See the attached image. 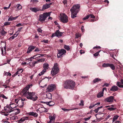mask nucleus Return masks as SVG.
I'll return each mask as SVG.
<instances>
[{
    "mask_svg": "<svg viewBox=\"0 0 123 123\" xmlns=\"http://www.w3.org/2000/svg\"><path fill=\"white\" fill-rule=\"evenodd\" d=\"M109 85H110L109 84L106 83H105L104 85L103 86V87H104V86H106V87H107V86H108Z\"/></svg>",
    "mask_w": 123,
    "mask_h": 123,
    "instance_id": "56",
    "label": "nucleus"
},
{
    "mask_svg": "<svg viewBox=\"0 0 123 123\" xmlns=\"http://www.w3.org/2000/svg\"><path fill=\"white\" fill-rule=\"evenodd\" d=\"M104 92L102 91L99 92L97 95V97L99 98L103 96V95Z\"/></svg>",
    "mask_w": 123,
    "mask_h": 123,
    "instance_id": "22",
    "label": "nucleus"
},
{
    "mask_svg": "<svg viewBox=\"0 0 123 123\" xmlns=\"http://www.w3.org/2000/svg\"><path fill=\"white\" fill-rule=\"evenodd\" d=\"M101 47H100V46H96L94 47L93 48V49H101Z\"/></svg>",
    "mask_w": 123,
    "mask_h": 123,
    "instance_id": "53",
    "label": "nucleus"
},
{
    "mask_svg": "<svg viewBox=\"0 0 123 123\" xmlns=\"http://www.w3.org/2000/svg\"><path fill=\"white\" fill-rule=\"evenodd\" d=\"M42 42H44L45 43H48V40H43V41H41Z\"/></svg>",
    "mask_w": 123,
    "mask_h": 123,
    "instance_id": "49",
    "label": "nucleus"
},
{
    "mask_svg": "<svg viewBox=\"0 0 123 123\" xmlns=\"http://www.w3.org/2000/svg\"><path fill=\"white\" fill-rule=\"evenodd\" d=\"M61 20L63 23H67L68 21V17L66 15L64 14L61 16Z\"/></svg>",
    "mask_w": 123,
    "mask_h": 123,
    "instance_id": "5",
    "label": "nucleus"
},
{
    "mask_svg": "<svg viewBox=\"0 0 123 123\" xmlns=\"http://www.w3.org/2000/svg\"><path fill=\"white\" fill-rule=\"evenodd\" d=\"M99 110L98 108H97V109H95L94 111L96 113H97L98 112Z\"/></svg>",
    "mask_w": 123,
    "mask_h": 123,
    "instance_id": "64",
    "label": "nucleus"
},
{
    "mask_svg": "<svg viewBox=\"0 0 123 123\" xmlns=\"http://www.w3.org/2000/svg\"><path fill=\"white\" fill-rule=\"evenodd\" d=\"M59 71L58 64L57 63H55L51 71V74L53 76L54 75L58 73Z\"/></svg>",
    "mask_w": 123,
    "mask_h": 123,
    "instance_id": "4",
    "label": "nucleus"
},
{
    "mask_svg": "<svg viewBox=\"0 0 123 123\" xmlns=\"http://www.w3.org/2000/svg\"><path fill=\"white\" fill-rule=\"evenodd\" d=\"M63 32H60L59 30L56 31L55 32V34L56 35V36L59 37L62 36Z\"/></svg>",
    "mask_w": 123,
    "mask_h": 123,
    "instance_id": "16",
    "label": "nucleus"
},
{
    "mask_svg": "<svg viewBox=\"0 0 123 123\" xmlns=\"http://www.w3.org/2000/svg\"><path fill=\"white\" fill-rule=\"evenodd\" d=\"M22 6L20 4H18L17 8L18 10L22 8Z\"/></svg>",
    "mask_w": 123,
    "mask_h": 123,
    "instance_id": "43",
    "label": "nucleus"
},
{
    "mask_svg": "<svg viewBox=\"0 0 123 123\" xmlns=\"http://www.w3.org/2000/svg\"><path fill=\"white\" fill-rule=\"evenodd\" d=\"M36 49H35V50L34 51H35V52H38L39 51H40V50H39V49L38 48H37L36 47Z\"/></svg>",
    "mask_w": 123,
    "mask_h": 123,
    "instance_id": "52",
    "label": "nucleus"
},
{
    "mask_svg": "<svg viewBox=\"0 0 123 123\" xmlns=\"http://www.w3.org/2000/svg\"><path fill=\"white\" fill-rule=\"evenodd\" d=\"M84 101L83 100L81 101L80 103L79 104V105L81 106H83L84 105L83 104Z\"/></svg>",
    "mask_w": 123,
    "mask_h": 123,
    "instance_id": "51",
    "label": "nucleus"
},
{
    "mask_svg": "<svg viewBox=\"0 0 123 123\" xmlns=\"http://www.w3.org/2000/svg\"><path fill=\"white\" fill-rule=\"evenodd\" d=\"M22 26V25L21 24L19 23L16 25V26L17 27H18Z\"/></svg>",
    "mask_w": 123,
    "mask_h": 123,
    "instance_id": "61",
    "label": "nucleus"
},
{
    "mask_svg": "<svg viewBox=\"0 0 123 123\" xmlns=\"http://www.w3.org/2000/svg\"><path fill=\"white\" fill-rule=\"evenodd\" d=\"M32 11L34 12H37L39 11V10L36 8H33L31 9Z\"/></svg>",
    "mask_w": 123,
    "mask_h": 123,
    "instance_id": "35",
    "label": "nucleus"
},
{
    "mask_svg": "<svg viewBox=\"0 0 123 123\" xmlns=\"http://www.w3.org/2000/svg\"><path fill=\"white\" fill-rule=\"evenodd\" d=\"M37 62L36 61H33L28 63L29 65L32 68L33 67L35 66L36 64L37 63Z\"/></svg>",
    "mask_w": 123,
    "mask_h": 123,
    "instance_id": "13",
    "label": "nucleus"
},
{
    "mask_svg": "<svg viewBox=\"0 0 123 123\" xmlns=\"http://www.w3.org/2000/svg\"><path fill=\"white\" fill-rule=\"evenodd\" d=\"M119 117V116L117 115L115 116L113 119L112 122L113 123L114 122L116 121Z\"/></svg>",
    "mask_w": 123,
    "mask_h": 123,
    "instance_id": "29",
    "label": "nucleus"
},
{
    "mask_svg": "<svg viewBox=\"0 0 123 123\" xmlns=\"http://www.w3.org/2000/svg\"><path fill=\"white\" fill-rule=\"evenodd\" d=\"M89 17H90V18H95V16L93 14H89Z\"/></svg>",
    "mask_w": 123,
    "mask_h": 123,
    "instance_id": "47",
    "label": "nucleus"
},
{
    "mask_svg": "<svg viewBox=\"0 0 123 123\" xmlns=\"http://www.w3.org/2000/svg\"><path fill=\"white\" fill-rule=\"evenodd\" d=\"M63 86L65 89H73L75 85V83L70 80H66L63 82Z\"/></svg>",
    "mask_w": 123,
    "mask_h": 123,
    "instance_id": "2",
    "label": "nucleus"
},
{
    "mask_svg": "<svg viewBox=\"0 0 123 123\" xmlns=\"http://www.w3.org/2000/svg\"><path fill=\"white\" fill-rule=\"evenodd\" d=\"M46 18L45 15H43V13L42 14H40L39 16V21L41 22L45 20Z\"/></svg>",
    "mask_w": 123,
    "mask_h": 123,
    "instance_id": "15",
    "label": "nucleus"
},
{
    "mask_svg": "<svg viewBox=\"0 0 123 123\" xmlns=\"http://www.w3.org/2000/svg\"><path fill=\"white\" fill-rule=\"evenodd\" d=\"M95 105H91V106H90L89 107V108L90 109H91L94 107V106H95Z\"/></svg>",
    "mask_w": 123,
    "mask_h": 123,
    "instance_id": "63",
    "label": "nucleus"
},
{
    "mask_svg": "<svg viewBox=\"0 0 123 123\" xmlns=\"http://www.w3.org/2000/svg\"><path fill=\"white\" fill-rule=\"evenodd\" d=\"M13 111L15 112V113L16 114H18L20 112V110L19 109H13Z\"/></svg>",
    "mask_w": 123,
    "mask_h": 123,
    "instance_id": "25",
    "label": "nucleus"
},
{
    "mask_svg": "<svg viewBox=\"0 0 123 123\" xmlns=\"http://www.w3.org/2000/svg\"><path fill=\"white\" fill-rule=\"evenodd\" d=\"M23 69L21 68L19 69L18 70V72L19 74H20L23 72Z\"/></svg>",
    "mask_w": 123,
    "mask_h": 123,
    "instance_id": "54",
    "label": "nucleus"
},
{
    "mask_svg": "<svg viewBox=\"0 0 123 123\" xmlns=\"http://www.w3.org/2000/svg\"><path fill=\"white\" fill-rule=\"evenodd\" d=\"M118 89V88L116 86H113L110 89L111 91L115 92L117 91Z\"/></svg>",
    "mask_w": 123,
    "mask_h": 123,
    "instance_id": "17",
    "label": "nucleus"
},
{
    "mask_svg": "<svg viewBox=\"0 0 123 123\" xmlns=\"http://www.w3.org/2000/svg\"><path fill=\"white\" fill-rule=\"evenodd\" d=\"M67 0H64L63 1V3L65 5L66 4H67Z\"/></svg>",
    "mask_w": 123,
    "mask_h": 123,
    "instance_id": "60",
    "label": "nucleus"
},
{
    "mask_svg": "<svg viewBox=\"0 0 123 123\" xmlns=\"http://www.w3.org/2000/svg\"><path fill=\"white\" fill-rule=\"evenodd\" d=\"M63 47L65 49H66L67 50H69L70 49L69 46L66 45H64Z\"/></svg>",
    "mask_w": 123,
    "mask_h": 123,
    "instance_id": "31",
    "label": "nucleus"
},
{
    "mask_svg": "<svg viewBox=\"0 0 123 123\" xmlns=\"http://www.w3.org/2000/svg\"><path fill=\"white\" fill-rule=\"evenodd\" d=\"M25 100V99H21V100H20V102H21V104L20 105V107H22L24 105V101Z\"/></svg>",
    "mask_w": 123,
    "mask_h": 123,
    "instance_id": "33",
    "label": "nucleus"
},
{
    "mask_svg": "<svg viewBox=\"0 0 123 123\" xmlns=\"http://www.w3.org/2000/svg\"><path fill=\"white\" fill-rule=\"evenodd\" d=\"M4 109L7 113H9L13 111V109H11L9 105L4 107Z\"/></svg>",
    "mask_w": 123,
    "mask_h": 123,
    "instance_id": "11",
    "label": "nucleus"
},
{
    "mask_svg": "<svg viewBox=\"0 0 123 123\" xmlns=\"http://www.w3.org/2000/svg\"><path fill=\"white\" fill-rule=\"evenodd\" d=\"M43 54H39L37 55H34L33 57H31L33 59H35L36 60H38L40 58L41 56H43Z\"/></svg>",
    "mask_w": 123,
    "mask_h": 123,
    "instance_id": "14",
    "label": "nucleus"
},
{
    "mask_svg": "<svg viewBox=\"0 0 123 123\" xmlns=\"http://www.w3.org/2000/svg\"><path fill=\"white\" fill-rule=\"evenodd\" d=\"M18 106L17 105L15 104H10V107L11 109H15V108L16 107Z\"/></svg>",
    "mask_w": 123,
    "mask_h": 123,
    "instance_id": "21",
    "label": "nucleus"
},
{
    "mask_svg": "<svg viewBox=\"0 0 123 123\" xmlns=\"http://www.w3.org/2000/svg\"><path fill=\"white\" fill-rule=\"evenodd\" d=\"M101 79L99 78H95L93 80V82L94 83H96L97 82L101 81Z\"/></svg>",
    "mask_w": 123,
    "mask_h": 123,
    "instance_id": "28",
    "label": "nucleus"
},
{
    "mask_svg": "<svg viewBox=\"0 0 123 123\" xmlns=\"http://www.w3.org/2000/svg\"><path fill=\"white\" fill-rule=\"evenodd\" d=\"M101 50H100L99 51H98L97 52L95 53H94L93 54L94 56H95V57L97 56H98V55H99V53L100 52V51Z\"/></svg>",
    "mask_w": 123,
    "mask_h": 123,
    "instance_id": "40",
    "label": "nucleus"
},
{
    "mask_svg": "<svg viewBox=\"0 0 123 123\" xmlns=\"http://www.w3.org/2000/svg\"><path fill=\"white\" fill-rule=\"evenodd\" d=\"M55 115L53 116H49V119L50 121H49V123H59L55 122Z\"/></svg>",
    "mask_w": 123,
    "mask_h": 123,
    "instance_id": "8",
    "label": "nucleus"
},
{
    "mask_svg": "<svg viewBox=\"0 0 123 123\" xmlns=\"http://www.w3.org/2000/svg\"><path fill=\"white\" fill-rule=\"evenodd\" d=\"M116 109V108H113L112 107L109 108H107V109L110 111L114 110Z\"/></svg>",
    "mask_w": 123,
    "mask_h": 123,
    "instance_id": "39",
    "label": "nucleus"
},
{
    "mask_svg": "<svg viewBox=\"0 0 123 123\" xmlns=\"http://www.w3.org/2000/svg\"><path fill=\"white\" fill-rule=\"evenodd\" d=\"M121 82L122 84H123V79L121 80ZM116 85L120 88L123 87V85H121L120 82H117V83Z\"/></svg>",
    "mask_w": 123,
    "mask_h": 123,
    "instance_id": "18",
    "label": "nucleus"
},
{
    "mask_svg": "<svg viewBox=\"0 0 123 123\" xmlns=\"http://www.w3.org/2000/svg\"><path fill=\"white\" fill-rule=\"evenodd\" d=\"M20 100H19L18 99H15V101L16 104L18 103V102H20Z\"/></svg>",
    "mask_w": 123,
    "mask_h": 123,
    "instance_id": "44",
    "label": "nucleus"
},
{
    "mask_svg": "<svg viewBox=\"0 0 123 123\" xmlns=\"http://www.w3.org/2000/svg\"><path fill=\"white\" fill-rule=\"evenodd\" d=\"M66 51L63 49L59 50L58 51V53L57 54L58 58H61L62 55L66 53Z\"/></svg>",
    "mask_w": 123,
    "mask_h": 123,
    "instance_id": "6",
    "label": "nucleus"
},
{
    "mask_svg": "<svg viewBox=\"0 0 123 123\" xmlns=\"http://www.w3.org/2000/svg\"><path fill=\"white\" fill-rule=\"evenodd\" d=\"M22 27H21L20 28H18V31H17L16 32L18 34L19 33V32L21 31V29H22Z\"/></svg>",
    "mask_w": 123,
    "mask_h": 123,
    "instance_id": "50",
    "label": "nucleus"
},
{
    "mask_svg": "<svg viewBox=\"0 0 123 123\" xmlns=\"http://www.w3.org/2000/svg\"><path fill=\"white\" fill-rule=\"evenodd\" d=\"M55 85L52 84L49 86L47 89V90L49 92H51L55 89Z\"/></svg>",
    "mask_w": 123,
    "mask_h": 123,
    "instance_id": "7",
    "label": "nucleus"
},
{
    "mask_svg": "<svg viewBox=\"0 0 123 123\" xmlns=\"http://www.w3.org/2000/svg\"><path fill=\"white\" fill-rule=\"evenodd\" d=\"M114 99V97L113 96H110L105 99V102L111 103L113 102Z\"/></svg>",
    "mask_w": 123,
    "mask_h": 123,
    "instance_id": "9",
    "label": "nucleus"
},
{
    "mask_svg": "<svg viewBox=\"0 0 123 123\" xmlns=\"http://www.w3.org/2000/svg\"><path fill=\"white\" fill-rule=\"evenodd\" d=\"M114 59H115V57L114 54L113 53H112L110 55Z\"/></svg>",
    "mask_w": 123,
    "mask_h": 123,
    "instance_id": "48",
    "label": "nucleus"
},
{
    "mask_svg": "<svg viewBox=\"0 0 123 123\" xmlns=\"http://www.w3.org/2000/svg\"><path fill=\"white\" fill-rule=\"evenodd\" d=\"M18 16H16L15 17H13L11 16L8 19V21H12L13 20H16L18 17Z\"/></svg>",
    "mask_w": 123,
    "mask_h": 123,
    "instance_id": "20",
    "label": "nucleus"
},
{
    "mask_svg": "<svg viewBox=\"0 0 123 123\" xmlns=\"http://www.w3.org/2000/svg\"><path fill=\"white\" fill-rule=\"evenodd\" d=\"M109 67H110L112 70H114L115 69V66L113 64L110 63Z\"/></svg>",
    "mask_w": 123,
    "mask_h": 123,
    "instance_id": "30",
    "label": "nucleus"
},
{
    "mask_svg": "<svg viewBox=\"0 0 123 123\" xmlns=\"http://www.w3.org/2000/svg\"><path fill=\"white\" fill-rule=\"evenodd\" d=\"M10 22H5L4 25V26H6L7 25H10Z\"/></svg>",
    "mask_w": 123,
    "mask_h": 123,
    "instance_id": "41",
    "label": "nucleus"
},
{
    "mask_svg": "<svg viewBox=\"0 0 123 123\" xmlns=\"http://www.w3.org/2000/svg\"><path fill=\"white\" fill-rule=\"evenodd\" d=\"M39 58L38 60H37V63H38L39 62H42L44 61L45 60L44 59H39Z\"/></svg>",
    "mask_w": 123,
    "mask_h": 123,
    "instance_id": "36",
    "label": "nucleus"
},
{
    "mask_svg": "<svg viewBox=\"0 0 123 123\" xmlns=\"http://www.w3.org/2000/svg\"><path fill=\"white\" fill-rule=\"evenodd\" d=\"M49 6L48 5V4H45L43 5L42 7V9L43 10H45L49 8Z\"/></svg>",
    "mask_w": 123,
    "mask_h": 123,
    "instance_id": "23",
    "label": "nucleus"
},
{
    "mask_svg": "<svg viewBox=\"0 0 123 123\" xmlns=\"http://www.w3.org/2000/svg\"><path fill=\"white\" fill-rule=\"evenodd\" d=\"M55 36H56V35L55 34V33H53L52 34L51 37H53Z\"/></svg>",
    "mask_w": 123,
    "mask_h": 123,
    "instance_id": "62",
    "label": "nucleus"
},
{
    "mask_svg": "<svg viewBox=\"0 0 123 123\" xmlns=\"http://www.w3.org/2000/svg\"><path fill=\"white\" fill-rule=\"evenodd\" d=\"M35 46H33L32 45H30L28 48L27 51L26 52L28 54L30 53L31 52L35 49Z\"/></svg>",
    "mask_w": 123,
    "mask_h": 123,
    "instance_id": "10",
    "label": "nucleus"
},
{
    "mask_svg": "<svg viewBox=\"0 0 123 123\" xmlns=\"http://www.w3.org/2000/svg\"><path fill=\"white\" fill-rule=\"evenodd\" d=\"M91 117V116H90L89 117L87 118H84V120L86 121H87L89 120L90 118Z\"/></svg>",
    "mask_w": 123,
    "mask_h": 123,
    "instance_id": "58",
    "label": "nucleus"
},
{
    "mask_svg": "<svg viewBox=\"0 0 123 123\" xmlns=\"http://www.w3.org/2000/svg\"><path fill=\"white\" fill-rule=\"evenodd\" d=\"M32 84L28 85L23 90L21 93V95L25 96L26 98L33 101H36L38 97L37 96L36 93L34 92H29V88L32 87Z\"/></svg>",
    "mask_w": 123,
    "mask_h": 123,
    "instance_id": "1",
    "label": "nucleus"
},
{
    "mask_svg": "<svg viewBox=\"0 0 123 123\" xmlns=\"http://www.w3.org/2000/svg\"><path fill=\"white\" fill-rule=\"evenodd\" d=\"M37 31L39 32L42 33V30L41 29V28H39L37 29Z\"/></svg>",
    "mask_w": 123,
    "mask_h": 123,
    "instance_id": "57",
    "label": "nucleus"
},
{
    "mask_svg": "<svg viewBox=\"0 0 123 123\" xmlns=\"http://www.w3.org/2000/svg\"><path fill=\"white\" fill-rule=\"evenodd\" d=\"M43 68H44L43 69H45V70H46L48 69L49 68V65L48 64L46 63L44 64H43Z\"/></svg>",
    "mask_w": 123,
    "mask_h": 123,
    "instance_id": "24",
    "label": "nucleus"
},
{
    "mask_svg": "<svg viewBox=\"0 0 123 123\" xmlns=\"http://www.w3.org/2000/svg\"><path fill=\"white\" fill-rule=\"evenodd\" d=\"M110 63H104L102 65V66L103 67H109Z\"/></svg>",
    "mask_w": 123,
    "mask_h": 123,
    "instance_id": "32",
    "label": "nucleus"
},
{
    "mask_svg": "<svg viewBox=\"0 0 123 123\" xmlns=\"http://www.w3.org/2000/svg\"><path fill=\"white\" fill-rule=\"evenodd\" d=\"M81 29V31H82V32H83L85 30L84 29V26L83 25H82V26Z\"/></svg>",
    "mask_w": 123,
    "mask_h": 123,
    "instance_id": "59",
    "label": "nucleus"
},
{
    "mask_svg": "<svg viewBox=\"0 0 123 123\" xmlns=\"http://www.w3.org/2000/svg\"><path fill=\"white\" fill-rule=\"evenodd\" d=\"M10 79H7L6 82V85H9V83L10 81Z\"/></svg>",
    "mask_w": 123,
    "mask_h": 123,
    "instance_id": "45",
    "label": "nucleus"
},
{
    "mask_svg": "<svg viewBox=\"0 0 123 123\" xmlns=\"http://www.w3.org/2000/svg\"><path fill=\"white\" fill-rule=\"evenodd\" d=\"M46 71V70L45 69H43L42 72L39 73V76H41Z\"/></svg>",
    "mask_w": 123,
    "mask_h": 123,
    "instance_id": "34",
    "label": "nucleus"
},
{
    "mask_svg": "<svg viewBox=\"0 0 123 123\" xmlns=\"http://www.w3.org/2000/svg\"><path fill=\"white\" fill-rule=\"evenodd\" d=\"M25 118H24V117L21 118L19 120V121L21 122H23L25 121Z\"/></svg>",
    "mask_w": 123,
    "mask_h": 123,
    "instance_id": "55",
    "label": "nucleus"
},
{
    "mask_svg": "<svg viewBox=\"0 0 123 123\" xmlns=\"http://www.w3.org/2000/svg\"><path fill=\"white\" fill-rule=\"evenodd\" d=\"M89 17V15H88L86 16V17H85L83 19V20H85L86 19H88Z\"/></svg>",
    "mask_w": 123,
    "mask_h": 123,
    "instance_id": "46",
    "label": "nucleus"
},
{
    "mask_svg": "<svg viewBox=\"0 0 123 123\" xmlns=\"http://www.w3.org/2000/svg\"><path fill=\"white\" fill-rule=\"evenodd\" d=\"M18 35V34L16 32V33L13 35V36L10 37V39H14L15 37H16Z\"/></svg>",
    "mask_w": 123,
    "mask_h": 123,
    "instance_id": "27",
    "label": "nucleus"
},
{
    "mask_svg": "<svg viewBox=\"0 0 123 123\" xmlns=\"http://www.w3.org/2000/svg\"><path fill=\"white\" fill-rule=\"evenodd\" d=\"M45 108L43 107H41V108H39L38 109V111H40L41 113H42L44 112Z\"/></svg>",
    "mask_w": 123,
    "mask_h": 123,
    "instance_id": "26",
    "label": "nucleus"
},
{
    "mask_svg": "<svg viewBox=\"0 0 123 123\" xmlns=\"http://www.w3.org/2000/svg\"><path fill=\"white\" fill-rule=\"evenodd\" d=\"M2 97V98L6 99H7L8 98L7 97L5 96L3 94H0V97Z\"/></svg>",
    "mask_w": 123,
    "mask_h": 123,
    "instance_id": "38",
    "label": "nucleus"
},
{
    "mask_svg": "<svg viewBox=\"0 0 123 123\" xmlns=\"http://www.w3.org/2000/svg\"><path fill=\"white\" fill-rule=\"evenodd\" d=\"M26 114L28 115L32 116L34 117H37L38 116V114L37 113L33 111L28 112Z\"/></svg>",
    "mask_w": 123,
    "mask_h": 123,
    "instance_id": "12",
    "label": "nucleus"
},
{
    "mask_svg": "<svg viewBox=\"0 0 123 123\" xmlns=\"http://www.w3.org/2000/svg\"><path fill=\"white\" fill-rule=\"evenodd\" d=\"M47 96H49V97H47L48 98L50 99V98H51V97L52 96V94L50 93H48L46 95Z\"/></svg>",
    "mask_w": 123,
    "mask_h": 123,
    "instance_id": "42",
    "label": "nucleus"
},
{
    "mask_svg": "<svg viewBox=\"0 0 123 123\" xmlns=\"http://www.w3.org/2000/svg\"><path fill=\"white\" fill-rule=\"evenodd\" d=\"M50 13L49 12L46 13H43V15H45V17L46 18L47 17L50 16Z\"/></svg>",
    "mask_w": 123,
    "mask_h": 123,
    "instance_id": "37",
    "label": "nucleus"
},
{
    "mask_svg": "<svg viewBox=\"0 0 123 123\" xmlns=\"http://www.w3.org/2000/svg\"><path fill=\"white\" fill-rule=\"evenodd\" d=\"M80 6L78 4L75 5L73 6L70 9V11L71 12V18H73L76 17L77 13L79 12Z\"/></svg>",
    "mask_w": 123,
    "mask_h": 123,
    "instance_id": "3",
    "label": "nucleus"
},
{
    "mask_svg": "<svg viewBox=\"0 0 123 123\" xmlns=\"http://www.w3.org/2000/svg\"><path fill=\"white\" fill-rule=\"evenodd\" d=\"M46 104L49 105L50 106H53L55 104V103L53 101H50L49 102H46Z\"/></svg>",
    "mask_w": 123,
    "mask_h": 123,
    "instance_id": "19",
    "label": "nucleus"
}]
</instances>
